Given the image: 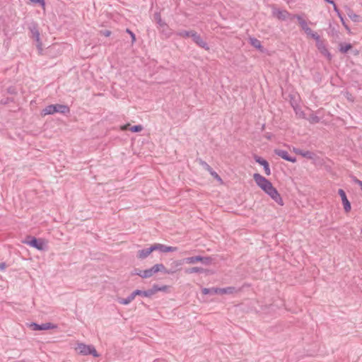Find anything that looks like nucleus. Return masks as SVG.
Listing matches in <instances>:
<instances>
[{
    "label": "nucleus",
    "instance_id": "obj_27",
    "mask_svg": "<svg viewBox=\"0 0 362 362\" xmlns=\"http://www.w3.org/2000/svg\"><path fill=\"white\" fill-rule=\"evenodd\" d=\"M218 288H215V287H212V288H204L202 289V293L204 294V295H216V294H218Z\"/></svg>",
    "mask_w": 362,
    "mask_h": 362
},
{
    "label": "nucleus",
    "instance_id": "obj_9",
    "mask_svg": "<svg viewBox=\"0 0 362 362\" xmlns=\"http://www.w3.org/2000/svg\"><path fill=\"white\" fill-rule=\"evenodd\" d=\"M338 194L340 196L342 202V204L344 206V211L346 213H349L351 209V205L350 202L349 201L346 192L344 189H339L338 190Z\"/></svg>",
    "mask_w": 362,
    "mask_h": 362
},
{
    "label": "nucleus",
    "instance_id": "obj_18",
    "mask_svg": "<svg viewBox=\"0 0 362 362\" xmlns=\"http://www.w3.org/2000/svg\"><path fill=\"white\" fill-rule=\"evenodd\" d=\"M129 127H130V124L128 123V124L121 126L120 129L122 131H127V129H129ZM143 129H144V127L141 124L134 125L129 128V129L132 132H140L143 130Z\"/></svg>",
    "mask_w": 362,
    "mask_h": 362
},
{
    "label": "nucleus",
    "instance_id": "obj_24",
    "mask_svg": "<svg viewBox=\"0 0 362 362\" xmlns=\"http://www.w3.org/2000/svg\"><path fill=\"white\" fill-rule=\"evenodd\" d=\"M339 46V50L342 54L347 53L353 47V45L351 43H340Z\"/></svg>",
    "mask_w": 362,
    "mask_h": 362
},
{
    "label": "nucleus",
    "instance_id": "obj_26",
    "mask_svg": "<svg viewBox=\"0 0 362 362\" xmlns=\"http://www.w3.org/2000/svg\"><path fill=\"white\" fill-rule=\"evenodd\" d=\"M153 19L155 22L158 24V27H162L163 25L167 24L164 21H163L160 12H156L153 14Z\"/></svg>",
    "mask_w": 362,
    "mask_h": 362
},
{
    "label": "nucleus",
    "instance_id": "obj_16",
    "mask_svg": "<svg viewBox=\"0 0 362 362\" xmlns=\"http://www.w3.org/2000/svg\"><path fill=\"white\" fill-rule=\"evenodd\" d=\"M199 163L204 167V169L209 171L215 179L220 182L222 181L221 177L212 169V168L206 162L200 159Z\"/></svg>",
    "mask_w": 362,
    "mask_h": 362
},
{
    "label": "nucleus",
    "instance_id": "obj_13",
    "mask_svg": "<svg viewBox=\"0 0 362 362\" xmlns=\"http://www.w3.org/2000/svg\"><path fill=\"white\" fill-rule=\"evenodd\" d=\"M316 47L317 48V49L319 50V52L325 57H327V59L329 60V61H331L332 60V54H330V52H329V50L327 49V47H326V45L325 44L324 41H321V42H317L316 43Z\"/></svg>",
    "mask_w": 362,
    "mask_h": 362
},
{
    "label": "nucleus",
    "instance_id": "obj_50",
    "mask_svg": "<svg viewBox=\"0 0 362 362\" xmlns=\"http://www.w3.org/2000/svg\"><path fill=\"white\" fill-rule=\"evenodd\" d=\"M325 2L328 3V4H332V5H334L335 4V2L333 1V0H324Z\"/></svg>",
    "mask_w": 362,
    "mask_h": 362
},
{
    "label": "nucleus",
    "instance_id": "obj_25",
    "mask_svg": "<svg viewBox=\"0 0 362 362\" xmlns=\"http://www.w3.org/2000/svg\"><path fill=\"white\" fill-rule=\"evenodd\" d=\"M235 291V288L233 286H229L226 288H218V294H232Z\"/></svg>",
    "mask_w": 362,
    "mask_h": 362
},
{
    "label": "nucleus",
    "instance_id": "obj_22",
    "mask_svg": "<svg viewBox=\"0 0 362 362\" xmlns=\"http://www.w3.org/2000/svg\"><path fill=\"white\" fill-rule=\"evenodd\" d=\"M347 16L351 18L354 22H360L361 21V16L355 13L352 9L348 8Z\"/></svg>",
    "mask_w": 362,
    "mask_h": 362
},
{
    "label": "nucleus",
    "instance_id": "obj_28",
    "mask_svg": "<svg viewBox=\"0 0 362 362\" xmlns=\"http://www.w3.org/2000/svg\"><path fill=\"white\" fill-rule=\"evenodd\" d=\"M204 272H205L204 269H203L202 267H199L187 268L185 271V272L188 274H192V273H203Z\"/></svg>",
    "mask_w": 362,
    "mask_h": 362
},
{
    "label": "nucleus",
    "instance_id": "obj_30",
    "mask_svg": "<svg viewBox=\"0 0 362 362\" xmlns=\"http://www.w3.org/2000/svg\"><path fill=\"white\" fill-rule=\"evenodd\" d=\"M195 30H180L176 33V35L177 36L182 37H191L192 33H194Z\"/></svg>",
    "mask_w": 362,
    "mask_h": 362
},
{
    "label": "nucleus",
    "instance_id": "obj_48",
    "mask_svg": "<svg viewBox=\"0 0 362 362\" xmlns=\"http://www.w3.org/2000/svg\"><path fill=\"white\" fill-rule=\"evenodd\" d=\"M339 33L337 30H336L334 28H333V29L332 30V36L338 37V36H339Z\"/></svg>",
    "mask_w": 362,
    "mask_h": 362
},
{
    "label": "nucleus",
    "instance_id": "obj_15",
    "mask_svg": "<svg viewBox=\"0 0 362 362\" xmlns=\"http://www.w3.org/2000/svg\"><path fill=\"white\" fill-rule=\"evenodd\" d=\"M28 29L32 34L31 37L33 38L35 40H39L40 32L37 23L33 22L29 25Z\"/></svg>",
    "mask_w": 362,
    "mask_h": 362
},
{
    "label": "nucleus",
    "instance_id": "obj_10",
    "mask_svg": "<svg viewBox=\"0 0 362 362\" xmlns=\"http://www.w3.org/2000/svg\"><path fill=\"white\" fill-rule=\"evenodd\" d=\"M254 160H255L256 163L263 166L264 173L267 175L269 176L271 175L269 164L267 160L257 155L254 156Z\"/></svg>",
    "mask_w": 362,
    "mask_h": 362
},
{
    "label": "nucleus",
    "instance_id": "obj_42",
    "mask_svg": "<svg viewBox=\"0 0 362 362\" xmlns=\"http://www.w3.org/2000/svg\"><path fill=\"white\" fill-rule=\"evenodd\" d=\"M30 1L33 2V3L38 4H40V6H42L43 7L45 6V0H30Z\"/></svg>",
    "mask_w": 362,
    "mask_h": 362
},
{
    "label": "nucleus",
    "instance_id": "obj_45",
    "mask_svg": "<svg viewBox=\"0 0 362 362\" xmlns=\"http://www.w3.org/2000/svg\"><path fill=\"white\" fill-rule=\"evenodd\" d=\"M264 138H266L267 140H272V138L274 137V134L270 133V132H267L264 135Z\"/></svg>",
    "mask_w": 362,
    "mask_h": 362
},
{
    "label": "nucleus",
    "instance_id": "obj_43",
    "mask_svg": "<svg viewBox=\"0 0 362 362\" xmlns=\"http://www.w3.org/2000/svg\"><path fill=\"white\" fill-rule=\"evenodd\" d=\"M177 271V269H173V268H170V269H166V270L165 271V274H175L176 272Z\"/></svg>",
    "mask_w": 362,
    "mask_h": 362
},
{
    "label": "nucleus",
    "instance_id": "obj_38",
    "mask_svg": "<svg viewBox=\"0 0 362 362\" xmlns=\"http://www.w3.org/2000/svg\"><path fill=\"white\" fill-rule=\"evenodd\" d=\"M14 101V99L13 98H4V99H1L0 100V104L1 105H7L9 103H12Z\"/></svg>",
    "mask_w": 362,
    "mask_h": 362
},
{
    "label": "nucleus",
    "instance_id": "obj_49",
    "mask_svg": "<svg viewBox=\"0 0 362 362\" xmlns=\"http://www.w3.org/2000/svg\"><path fill=\"white\" fill-rule=\"evenodd\" d=\"M6 267V263L5 262H0V269L3 270Z\"/></svg>",
    "mask_w": 362,
    "mask_h": 362
},
{
    "label": "nucleus",
    "instance_id": "obj_36",
    "mask_svg": "<svg viewBox=\"0 0 362 362\" xmlns=\"http://www.w3.org/2000/svg\"><path fill=\"white\" fill-rule=\"evenodd\" d=\"M312 38H313L314 40H315L316 41V43L317 42H321L322 41L321 39H320V35L317 33H315L313 31L311 32V34L309 35Z\"/></svg>",
    "mask_w": 362,
    "mask_h": 362
},
{
    "label": "nucleus",
    "instance_id": "obj_39",
    "mask_svg": "<svg viewBox=\"0 0 362 362\" xmlns=\"http://www.w3.org/2000/svg\"><path fill=\"white\" fill-rule=\"evenodd\" d=\"M88 355H93L94 357H98L99 355L93 345L90 346V351L88 352Z\"/></svg>",
    "mask_w": 362,
    "mask_h": 362
},
{
    "label": "nucleus",
    "instance_id": "obj_14",
    "mask_svg": "<svg viewBox=\"0 0 362 362\" xmlns=\"http://www.w3.org/2000/svg\"><path fill=\"white\" fill-rule=\"evenodd\" d=\"M156 251L155 244L152 245L151 247L147 248H144L140 250L137 252V258L144 259L146 258L152 252Z\"/></svg>",
    "mask_w": 362,
    "mask_h": 362
},
{
    "label": "nucleus",
    "instance_id": "obj_6",
    "mask_svg": "<svg viewBox=\"0 0 362 362\" xmlns=\"http://www.w3.org/2000/svg\"><path fill=\"white\" fill-rule=\"evenodd\" d=\"M192 39L193 42L199 47L204 49L205 50H209V46L207 42L198 34L196 31L192 35Z\"/></svg>",
    "mask_w": 362,
    "mask_h": 362
},
{
    "label": "nucleus",
    "instance_id": "obj_12",
    "mask_svg": "<svg viewBox=\"0 0 362 362\" xmlns=\"http://www.w3.org/2000/svg\"><path fill=\"white\" fill-rule=\"evenodd\" d=\"M291 18H296L298 20L302 30H303L308 35L311 34V32L313 31L312 29L308 26V23L305 20H304L300 15L294 14L292 16Z\"/></svg>",
    "mask_w": 362,
    "mask_h": 362
},
{
    "label": "nucleus",
    "instance_id": "obj_29",
    "mask_svg": "<svg viewBox=\"0 0 362 362\" xmlns=\"http://www.w3.org/2000/svg\"><path fill=\"white\" fill-rule=\"evenodd\" d=\"M155 274H156L155 268L153 266L150 269L143 270V279L150 278Z\"/></svg>",
    "mask_w": 362,
    "mask_h": 362
},
{
    "label": "nucleus",
    "instance_id": "obj_52",
    "mask_svg": "<svg viewBox=\"0 0 362 362\" xmlns=\"http://www.w3.org/2000/svg\"><path fill=\"white\" fill-rule=\"evenodd\" d=\"M264 127H265V125L264 124V125L262 126V129H264Z\"/></svg>",
    "mask_w": 362,
    "mask_h": 362
},
{
    "label": "nucleus",
    "instance_id": "obj_53",
    "mask_svg": "<svg viewBox=\"0 0 362 362\" xmlns=\"http://www.w3.org/2000/svg\"><path fill=\"white\" fill-rule=\"evenodd\" d=\"M361 190H362V185L361 186Z\"/></svg>",
    "mask_w": 362,
    "mask_h": 362
},
{
    "label": "nucleus",
    "instance_id": "obj_44",
    "mask_svg": "<svg viewBox=\"0 0 362 362\" xmlns=\"http://www.w3.org/2000/svg\"><path fill=\"white\" fill-rule=\"evenodd\" d=\"M101 34L105 37H109L111 35V31L109 30H104L100 31Z\"/></svg>",
    "mask_w": 362,
    "mask_h": 362
},
{
    "label": "nucleus",
    "instance_id": "obj_19",
    "mask_svg": "<svg viewBox=\"0 0 362 362\" xmlns=\"http://www.w3.org/2000/svg\"><path fill=\"white\" fill-rule=\"evenodd\" d=\"M90 345H86L83 343H79L76 348V350L78 351L79 354L87 356L88 355V352L90 351Z\"/></svg>",
    "mask_w": 362,
    "mask_h": 362
},
{
    "label": "nucleus",
    "instance_id": "obj_21",
    "mask_svg": "<svg viewBox=\"0 0 362 362\" xmlns=\"http://www.w3.org/2000/svg\"><path fill=\"white\" fill-rule=\"evenodd\" d=\"M333 7H334V11L337 13L338 17L340 18V21H341L342 25H344V27L346 28V30H347L349 32H350V28L348 26V25L346 23L344 18L342 16V14H341V11H339V9L338 8L336 4L334 5H333Z\"/></svg>",
    "mask_w": 362,
    "mask_h": 362
},
{
    "label": "nucleus",
    "instance_id": "obj_4",
    "mask_svg": "<svg viewBox=\"0 0 362 362\" xmlns=\"http://www.w3.org/2000/svg\"><path fill=\"white\" fill-rule=\"evenodd\" d=\"M23 243L38 250H45L47 248V244L43 239L37 238L31 235H28Z\"/></svg>",
    "mask_w": 362,
    "mask_h": 362
},
{
    "label": "nucleus",
    "instance_id": "obj_35",
    "mask_svg": "<svg viewBox=\"0 0 362 362\" xmlns=\"http://www.w3.org/2000/svg\"><path fill=\"white\" fill-rule=\"evenodd\" d=\"M132 275H137L140 277L143 278V270H141L139 268H134L133 271L131 272Z\"/></svg>",
    "mask_w": 362,
    "mask_h": 362
},
{
    "label": "nucleus",
    "instance_id": "obj_11",
    "mask_svg": "<svg viewBox=\"0 0 362 362\" xmlns=\"http://www.w3.org/2000/svg\"><path fill=\"white\" fill-rule=\"evenodd\" d=\"M272 13L274 16L276 17L279 20L281 21H286L288 18H290L291 20L293 19L291 18L293 15H291L286 10L274 9L272 11Z\"/></svg>",
    "mask_w": 362,
    "mask_h": 362
},
{
    "label": "nucleus",
    "instance_id": "obj_46",
    "mask_svg": "<svg viewBox=\"0 0 362 362\" xmlns=\"http://www.w3.org/2000/svg\"><path fill=\"white\" fill-rule=\"evenodd\" d=\"M293 151L295 153H296L297 155H300V156L302 155V153L303 151V150L298 148H295V147L293 148Z\"/></svg>",
    "mask_w": 362,
    "mask_h": 362
},
{
    "label": "nucleus",
    "instance_id": "obj_20",
    "mask_svg": "<svg viewBox=\"0 0 362 362\" xmlns=\"http://www.w3.org/2000/svg\"><path fill=\"white\" fill-rule=\"evenodd\" d=\"M160 33L163 35L166 38L170 37L172 34V30L168 24L163 25L162 27H158Z\"/></svg>",
    "mask_w": 362,
    "mask_h": 362
},
{
    "label": "nucleus",
    "instance_id": "obj_17",
    "mask_svg": "<svg viewBox=\"0 0 362 362\" xmlns=\"http://www.w3.org/2000/svg\"><path fill=\"white\" fill-rule=\"evenodd\" d=\"M156 250H159L161 252H175L177 250V247L167 246L160 243H155Z\"/></svg>",
    "mask_w": 362,
    "mask_h": 362
},
{
    "label": "nucleus",
    "instance_id": "obj_2",
    "mask_svg": "<svg viewBox=\"0 0 362 362\" xmlns=\"http://www.w3.org/2000/svg\"><path fill=\"white\" fill-rule=\"evenodd\" d=\"M169 286L164 285L160 286L158 284H153L152 287L148 290L142 291L139 289H136L127 298H118L117 301L120 304L128 305L136 297V296H141L144 297H151L154 294H156L158 291L167 292L168 291Z\"/></svg>",
    "mask_w": 362,
    "mask_h": 362
},
{
    "label": "nucleus",
    "instance_id": "obj_40",
    "mask_svg": "<svg viewBox=\"0 0 362 362\" xmlns=\"http://www.w3.org/2000/svg\"><path fill=\"white\" fill-rule=\"evenodd\" d=\"M6 90H7V93L11 95H16L17 94L16 88L13 86L8 87Z\"/></svg>",
    "mask_w": 362,
    "mask_h": 362
},
{
    "label": "nucleus",
    "instance_id": "obj_31",
    "mask_svg": "<svg viewBox=\"0 0 362 362\" xmlns=\"http://www.w3.org/2000/svg\"><path fill=\"white\" fill-rule=\"evenodd\" d=\"M301 156L310 160H315L317 157L316 154L314 152L310 151H303Z\"/></svg>",
    "mask_w": 362,
    "mask_h": 362
},
{
    "label": "nucleus",
    "instance_id": "obj_51",
    "mask_svg": "<svg viewBox=\"0 0 362 362\" xmlns=\"http://www.w3.org/2000/svg\"><path fill=\"white\" fill-rule=\"evenodd\" d=\"M35 41H36V44L42 43L40 37H39V40H35Z\"/></svg>",
    "mask_w": 362,
    "mask_h": 362
},
{
    "label": "nucleus",
    "instance_id": "obj_1",
    "mask_svg": "<svg viewBox=\"0 0 362 362\" xmlns=\"http://www.w3.org/2000/svg\"><path fill=\"white\" fill-rule=\"evenodd\" d=\"M253 179L256 184L274 202H276L280 206L284 205V202L280 194L269 180L259 173H255L253 175Z\"/></svg>",
    "mask_w": 362,
    "mask_h": 362
},
{
    "label": "nucleus",
    "instance_id": "obj_3",
    "mask_svg": "<svg viewBox=\"0 0 362 362\" xmlns=\"http://www.w3.org/2000/svg\"><path fill=\"white\" fill-rule=\"evenodd\" d=\"M57 112L62 113L63 115H67L70 112V108L66 105H62L58 103L49 105L42 110L41 115L45 116L47 115H53Z\"/></svg>",
    "mask_w": 362,
    "mask_h": 362
},
{
    "label": "nucleus",
    "instance_id": "obj_7",
    "mask_svg": "<svg viewBox=\"0 0 362 362\" xmlns=\"http://www.w3.org/2000/svg\"><path fill=\"white\" fill-rule=\"evenodd\" d=\"M30 327L31 328L32 330L40 331V330H47V329H54L57 327V325H54L51 322L43 323L41 325H39L35 322H32L30 325Z\"/></svg>",
    "mask_w": 362,
    "mask_h": 362
},
{
    "label": "nucleus",
    "instance_id": "obj_23",
    "mask_svg": "<svg viewBox=\"0 0 362 362\" xmlns=\"http://www.w3.org/2000/svg\"><path fill=\"white\" fill-rule=\"evenodd\" d=\"M250 43L254 47L258 49L261 52H263L264 47H262L261 42L255 37H250Z\"/></svg>",
    "mask_w": 362,
    "mask_h": 362
},
{
    "label": "nucleus",
    "instance_id": "obj_8",
    "mask_svg": "<svg viewBox=\"0 0 362 362\" xmlns=\"http://www.w3.org/2000/svg\"><path fill=\"white\" fill-rule=\"evenodd\" d=\"M274 153L275 155L281 157V158H283L285 160H287V161H289V162H291L293 163L297 161L296 157L291 156L289 155V153H288V151H286L285 150L276 148L274 150Z\"/></svg>",
    "mask_w": 362,
    "mask_h": 362
},
{
    "label": "nucleus",
    "instance_id": "obj_41",
    "mask_svg": "<svg viewBox=\"0 0 362 362\" xmlns=\"http://www.w3.org/2000/svg\"><path fill=\"white\" fill-rule=\"evenodd\" d=\"M351 179L354 183L358 185L360 187L362 185V181L358 180L356 177L351 176Z\"/></svg>",
    "mask_w": 362,
    "mask_h": 362
},
{
    "label": "nucleus",
    "instance_id": "obj_34",
    "mask_svg": "<svg viewBox=\"0 0 362 362\" xmlns=\"http://www.w3.org/2000/svg\"><path fill=\"white\" fill-rule=\"evenodd\" d=\"M154 268H155V271H156V273L158 272H163L165 273V271L166 270V268L164 266V264H156L153 265Z\"/></svg>",
    "mask_w": 362,
    "mask_h": 362
},
{
    "label": "nucleus",
    "instance_id": "obj_37",
    "mask_svg": "<svg viewBox=\"0 0 362 362\" xmlns=\"http://www.w3.org/2000/svg\"><path fill=\"white\" fill-rule=\"evenodd\" d=\"M126 32L129 34V36L132 39V44H134L136 42V35L129 28L126 29Z\"/></svg>",
    "mask_w": 362,
    "mask_h": 362
},
{
    "label": "nucleus",
    "instance_id": "obj_5",
    "mask_svg": "<svg viewBox=\"0 0 362 362\" xmlns=\"http://www.w3.org/2000/svg\"><path fill=\"white\" fill-rule=\"evenodd\" d=\"M198 262H201L205 265H209L211 263V258L199 255L185 258V263L187 264H194Z\"/></svg>",
    "mask_w": 362,
    "mask_h": 362
},
{
    "label": "nucleus",
    "instance_id": "obj_32",
    "mask_svg": "<svg viewBox=\"0 0 362 362\" xmlns=\"http://www.w3.org/2000/svg\"><path fill=\"white\" fill-rule=\"evenodd\" d=\"M184 263H185V258L183 259L175 260L171 264V268L176 269L179 270L178 267H181Z\"/></svg>",
    "mask_w": 362,
    "mask_h": 362
},
{
    "label": "nucleus",
    "instance_id": "obj_33",
    "mask_svg": "<svg viewBox=\"0 0 362 362\" xmlns=\"http://www.w3.org/2000/svg\"><path fill=\"white\" fill-rule=\"evenodd\" d=\"M311 124H317L320 122V119L315 115L311 114L307 119Z\"/></svg>",
    "mask_w": 362,
    "mask_h": 362
},
{
    "label": "nucleus",
    "instance_id": "obj_47",
    "mask_svg": "<svg viewBox=\"0 0 362 362\" xmlns=\"http://www.w3.org/2000/svg\"><path fill=\"white\" fill-rule=\"evenodd\" d=\"M37 49L40 54H42V52L43 50L42 49V43L36 44Z\"/></svg>",
    "mask_w": 362,
    "mask_h": 362
}]
</instances>
